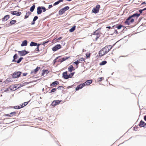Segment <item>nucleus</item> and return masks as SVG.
I'll list each match as a JSON object with an SVG mask.
<instances>
[{
    "label": "nucleus",
    "instance_id": "nucleus-48",
    "mask_svg": "<svg viewBox=\"0 0 146 146\" xmlns=\"http://www.w3.org/2000/svg\"><path fill=\"white\" fill-rule=\"evenodd\" d=\"M48 42V41H44V42H43V44H46V43H47Z\"/></svg>",
    "mask_w": 146,
    "mask_h": 146
},
{
    "label": "nucleus",
    "instance_id": "nucleus-1",
    "mask_svg": "<svg viewBox=\"0 0 146 146\" xmlns=\"http://www.w3.org/2000/svg\"><path fill=\"white\" fill-rule=\"evenodd\" d=\"M140 15L137 14H135L130 17H129L125 22V24L127 25H129L131 24V23L133 22L134 21V19H131L132 17H133L135 16H137L138 17Z\"/></svg>",
    "mask_w": 146,
    "mask_h": 146
},
{
    "label": "nucleus",
    "instance_id": "nucleus-53",
    "mask_svg": "<svg viewBox=\"0 0 146 146\" xmlns=\"http://www.w3.org/2000/svg\"><path fill=\"white\" fill-rule=\"evenodd\" d=\"M106 28H108L109 29H111V27H110L109 26V27H106Z\"/></svg>",
    "mask_w": 146,
    "mask_h": 146
},
{
    "label": "nucleus",
    "instance_id": "nucleus-26",
    "mask_svg": "<svg viewBox=\"0 0 146 146\" xmlns=\"http://www.w3.org/2000/svg\"><path fill=\"white\" fill-rule=\"evenodd\" d=\"M106 63H107V62L106 61H103L100 64V65H105V64H106Z\"/></svg>",
    "mask_w": 146,
    "mask_h": 146
},
{
    "label": "nucleus",
    "instance_id": "nucleus-54",
    "mask_svg": "<svg viewBox=\"0 0 146 146\" xmlns=\"http://www.w3.org/2000/svg\"><path fill=\"white\" fill-rule=\"evenodd\" d=\"M144 119L146 121V116H145L144 117Z\"/></svg>",
    "mask_w": 146,
    "mask_h": 146
},
{
    "label": "nucleus",
    "instance_id": "nucleus-11",
    "mask_svg": "<svg viewBox=\"0 0 146 146\" xmlns=\"http://www.w3.org/2000/svg\"><path fill=\"white\" fill-rule=\"evenodd\" d=\"M11 13L13 15H15L17 16H19L21 15V13L16 11H12Z\"/></svg>",
    "mask_w": 146,
    "mask_h": 146
},
{
    "label": "nucleus",
    "instance_id": "nucleus-33",
    "mask_svg": "<svg viewBox=\"0 0 146 146\" xmlns=\"http://www.w3.org/2000/svg\"><path fill=\"white\" fill-rule=\"evenodd\" d=\"M23 57H21L18 60L17 62L18 63H19V62H21V60H22V59H23Z\"/></svg>",
    "mask_w": 146,
    "mask_h": 146
},
{
    "label": "nucleus",
    "instance_id": "nucleus-43",
    "mask_svg": "<svg viewBox=\"0 0 146 146\" xmlns=\"http://www.w3.org/2000/svg\"><path fill=\"white\" fill-rule=\"evenodd\" d=\"M56 88H53L52 90L51 91V92H55L56 91Z\"/></svg>",
    "mask_w": 146,
    "mask_h": 146
},
{
    "label": "nucleus",
    "instance_id": "nucleus-36",
    "mask_svg": "<svg viewBox=\"0 0 146 146\" xmlns=\"http://www.w3.org/2000/svg\"><path fill=\"white\" fill-rule=\"evenodd\" d=\"M104 79V78L103 77H100L98 79V81L101 82L102 81V80H103Z\"/></svg>",
    "mask_w": 146,
    "mask_h": 146
},
{
    "label": "nucleus",
    "instance_id": "nucleus-18",
    "mask_svg": "<svg viewBox=\"0 0 146 146\" xmlns=\"http://www.w3.org/2000/svg\"><path fill=\"white\" fill-rule=\"evenodd\" d=\"M37 44L36 43H35L33 42H32L30 44V46H37Z\"/></svg>",
    "mask_w": 146,
    "mask_h": 146
},
{
    "label": "nucleus",
    "instance_id": "nucleus-46",
    "mask_svg": "<svg viewBox=\"0 0 146 146\" xmlns=\"http://www.w3.org/2000/svg\"><path fill=\"white\" fill-rule=\"evenodd\" d=\"M79 60V61L80 62V61H83L84 60V58H80L79 60Z\"/></svg>",
    "mask_w": 146,
    "mask_h": 146
},
{
    "label": "nucleus",
    "instance_id": "nucleus-51",
    "mask_svg": "<svg viewBox=\"0 0 146 146\" xmlns=\"http://www.w3.org/2000/svg\"><path fill=\"white\" fill-rule=\"evenodd\" d=\"M8 89V88H7V89H6L5 90V91H5V92H7V91H8V90H10V89H8V90H7V89Z\"/></svg>",
    "mask_w": 146,
    "mask_h": 146
},
{
    "label": "nucleus",
    "instance_id": "nucleus-10",
    "mask_svg": "<svg viewBox=\"0 0 146 146\" xmlns=\"http://www.w3.org/2000/svg\"><path fill=\"white\" fill-rule=\"evenodd\" d=\"M61 47V46L60 44H57L52 49L53 51H55L57 50L60 48Z\"/></svg>",
    "mask_w": 146,
    "mask_h": 146
},
{
    "label": "nucleus",
    "instance_id": "nucleus-40",
    "mask_svg": "<svg viewBox=\"0 0 146 146\" xmlns=\"http://www.w3.org/2000/svg\"><path fill=\"white\" fill-rule=\"evenodd\" d=\"M14 108L15 109H20V108H21V107H20L19 106H14Z\"/></svg>",
    "mask_w": 146,
    "mask_h": 146
},
{
    "label": "nucleus",
    "instance_id": "nucleus-25",
    "mask_svg": "<svg viewBox=\"0 0 146 146\" xmlns=\"http://www.w3.org/2000/svg\"><path fill=\"white\" fill-rule=\"evenodd\" d=\"M35 8V6L34 5L31 7L30 9V11L31 12H32L33 11Z\"/></svg>",
    "mask_w": 146,
    "mask_h": 146
},
{
    "label": "nucleus",
    "instance_id": "nucleus-47",
    "mask_svg": "<svg viewBox=\"0 0 146 146\" xmlns=\"http://www.w3.org/2000/svg\"><path fill=\"white\" fill-rule=\"evenodd\" d=\"M52 7V5H49L48 6V9H50V8H51V7Z\"/></svg>",
    "mask_w": 146,
    "mask_h": 146
},
{
    "label": "nucleus",
    "instance_id": "nucleus-9",
    "mask_svg": "<svg viewBox=\"0 0 146 146\" xmlns=\"http://www.w3.org/2000/svg\"><path fill=\"white\" fill-rule=\"evenodd\" d=\"M92 82V80H87L85 82L83 83V85L85 86H88Z\"/></svg>",
    "mask_w": 146,
    "mask_h": 146
},
{
    "label": "nucleus",
    "instance_id": "nucleus-60",
    "mask_svg": "<svg viewBox=\"0 0 146 146\" xmlns=\"http://www.w3.org/2000/svg\"><path fill=\"white\" fill-rule=\"evenodd\" d=\"M143 10H144H144H146V8H144L143 9Z\"/></svg>",
    "mask_w": 146,
    "mask_h": 146
},
{
    "label": "nucleus",
    "instance_id": "nucleus-62",
    "mask_svg": "<svg viewBox=\"0 0 146 146\" xmlns=\"http://www.w3.org/2000/svg\"><path fill=\"white\" fill-rule=\"evenodd\" d=\"M45 72H46V73L47 74V72H46V71H45Z\"/></svg>",
    "mask_w": 146,
    "mask_h": 146
},
{
    "label": "nucleus",
    "instance_id": "nucleus-16",
    "mask_svg": "<svg viewBox=\"0 0 146 146\" xmlns=\"http://www.w3.org/2000/svg\"><path fill=\"white\" fill-rule=\"evenodd\" d=\"M27 45V41L26 40H25L23 41L22 43L21 44V46H26Z\"/></svg>",
    "mask_w": 146,
    "mask_h": 146
},
{
    "label": "nucleus",
    "instance_id": "nucleus-21",
    "mask_svg": "<svg viewBox=\"0 0 146 146\" xmlns=\"http://www.w3.org/2000/svg\"><path fill=\"white\" fill-rule=\"evenodd\" d=\"M17 58V54H15V55L14 56L13 58V60H12V62H16L15 60V59Z\"/></svg>",
    "mask_w": 146,
    "mask_h": 146
},
{
    "label": "nucleus",
    "instance_id": "nucleus-57",
    "mask_svg": "<svg viewBox=\"0 0 146 146\" xmlns=\"http://www.w3.org/2000/svg\"><path fill=\"white\" fill-rule=\"evenodd\" d=\"M61 38H62V37H60L59 38H58V40H60Z\"/></svg>",
    "mask_w": 146,
    "mask_h": 146
},
{
    "label": "nucleus",
    "instance_id": "nucleus-13",
    "mask_svg": "<svg viewBox=\"0 0 146 146\" xmlns=\"http://www.w3.org/2000/svg\"><path fill=\"white\" fill-rule=\"evenodd\" d=\"M63 77L66 79L68 78V75L67 74V72H65L63 74Z\"/></svg>",
    "mask_w": 146,
    "mask_h": 146
},
{
    "label": "nucleus",
    "instance_id": "nucleus-22",
    "mask_svg": "<svg viewBox=\"0 0 146 146\" xmlns=\"http://www.w3.org/2000/svg\"><path fill=\"white\" fill-rule=\"evenodd\" d=\"M75 26H74L72 28L69 30V31L70 32H72L74 31L75 29Z\"/></svg>",
    "mask_w": 146,
    "mask_h": 146
},
{
    "label": "nucleus",
    "instance_id": "nucleus-8",
    "mask_svg": "<svg viewBox=\"0 0 146 146\" xmlns=\"http://www.w3.org/2000/svg\"><path fill=\"white\" fill-rule=\"evenodd\" d=\"M61 101L56 100L54 101L52 103L51 105L52 106H54L58 104L61 102Z\"/></svg>",
    "mask_w": 146,
    "mask_h": 146
},
{
    "label": "nucleus",
    "instance_id": "nucleus-6",
    "mask_svg": "<svg viewBox=\"0 0 146 146\" xmlns=\"http://www.w3.org/2000/svg\"><path fill=\"white\" fill-rule=\"evenodd\" d=\"M18 85H15L14 86H11L10 87H9L8 89H7L11 90H15L17 89L18 88H20V87H18Z\"/></svg>",
    "mask_w": 146,
    "mask_h": 146
},
{
    "label": "nucleus",
    "instance_id": "nucleus-44",
    "mask_svg": "<svg viewBox=\"0 0 146 146\" xmlns=\"http://www.w3.org/2000/svg\"><path fill=\"white\" fill-rule=\"evenodd\" d=\"M122 26L121 25H119L117 27V28L118 29H120L122 27Z\"/></svg>",
    "mask_w": 146,
    "mask_h": 146
},
{
    "label": "nucleus",
    "instance_id": "nucleus-49",
    "mask_svg": "<svg viewBox=\"0 0 146 146\" xmlns=\"http://www.w3.org/2000/svg\"><path fill=\"white\" fill-rule=\"evenodd\" d=\"M6 116H9V117H12V115H10L9 114H7L6 115Z\"/></svg>",
    "mask_w": 146,
    "mask_h": 146
},
{
    "label": "nucleus",
    "instance_id": "nucleus-17",
    "mask_svg": "<svg viewBox=\"0 0 146 146\" xmlns=\"http://www.w3.org/2000/svg\"><path fill=\"white\" fill-rule=\"evenodd\" d=\"M94 35H96V39L99 37V33L97 32V31H96L94 32Z\"/></svg>",
    "mask_w": 146,
    "mask_h": 146
},
{
    "label": "nucleus",
    "instance_id": "nucleus-19",
    "mask_svg": "<svg viewBox=\"0 0 146 146\" xmlns=\"http://www.w3.org/2000/svg\"><path fill=\"white\" fill-rule=\"evenodd\" d=\"M73 66L72 65L70 66L68 68V70L69 72H71L72 71Z\"/></svg>",
    "mask_w": 146,
    "mask_h": 146
},
{
    "label": "nucleus",
    "instance_id": "nucleus-45",
    "mask_svg": "<svg viewBox=\"0 0 146 146\" xmlns=\"http://www.w3.org/2000/svg\"><path fill=\"white\" fill-rule=\"evenodd\" d=\"M39 44H38V45H37V48H36V51H38L39 50Z\"/></svg>",
    "mask_w": 146,
    "mask_h": 146
},
{
    "label": "nucleus",
    "instance_id": "nucleus-35",
    "mask_svg": "<svg viewBox=\"0 0 146 146\" xmlns=\"http://www.w3.org/2000/svg\"><path fill=\"white\" fill-rule=\"evenodd\" d=\"M80 62L79 60H78L77 61L74 62V63L76 64V65H77Z\"/></svg>",
    "mask_w": 146,
    "mask_h": 146
},
{
    "label": "nucleus",
    "instance_id": "nucleus-58",
    "mask_svg": "<svg viewBox=\"0 0 146 146\" xmlns=\"http://www.w3.org/2000/svg\"><path fill=\"white\" fill-rule=\"evenodd\" d=\"M24 84H25L24 85H25V84H28V83H27V82H25Z\"/></svg>",
    "mask_w": 146,
    "mask_h": 146
},
{
    "label": "nucleus",
    "instance_id": "nucleus-41",
    "mask_svg": "<svg viewBox=\"0 0 146 146\" xmlns=\"http://www.w3.org/2000/svg\"><path fill=\"white\" fill-rule=\"evenodd\" d=\"M15 113H16L15 112H11L10 113V115H12V116L13 115L15 114Z\"/></svg>",
    "mask_w": 146,
    "mask_h": 146
},
{
    "label": "nucleus",
    "instance_id": "nucleus-37",
    "mask_svg": "<svg viewBox=\"0 0 146 146\" xmlns=\"http://www.w3.org/2000/svg\"><path fill=\"white\" fill-rule=\"evenodd\" d=\"M38 18V17H37V16H35V17H34V19H33V21H36Z\"/></svg>",
    "mask_w": 146,
    "mask_h": 146
},
{
    "label": "nucleus",
    "instance_id": "nucleus-20",
    "mask_svg": "<svg viewBox=\"0 0 146 146\" xmlns=\"http://www.w3.org/2000/svg\"><path fill=\"white\" fill-rule=\"evenodd\" d=\"M9 15H7L4 17L3 18V19H4L5 21H6L9 19Z\"/></svg>",
    "mask_w": 146,
    "mask_h": 146
},
{
    "label": "nucleus",
    "instance_id": "nucleus-14",
    "mask_svg": "<svg viewBox=\"0 0 146 146\" xmlns=\"http://www.w3.org/2000/svg\"><path fill=\"white\" fill-rule=\"evenodd\" d=\"M40 69V68L39 67H37V68L35 69L34 71H32V73L35 74Z\"/></svg>",
    "mask_w": 146,
    "mask_h": 146
},
{
    "label": "nucleus",
    "instance_id": "nucleus-30",
    "mask_svg": "<svg viewBox=\"0 0 146 146\" xmlns=\"http://www.w3.org/2000/svg\"><path fill=\"white\" fill-rule=\"evenodd\" d=\"M74 74V73H72L70 74L69 75H68V78H71L72 77V76Z\"/></svg>",
    "mask_w": 146,
    "mask_h": 146
},
{
    "label": "nucleus",
    "instance_id": "nucleus-38",
    "mask_svg": "<svg viewBox=\"0 0 146 146\" xmlns=\"http://www.w3.org/2000/svg\"><path fill=\"white\" fill-rule=\"evenodd\" d=\"M90 54L89 53L87 52L86 53V55L87 58L90 57Z\"/></svg>",
    "mask_w": 146,
    "mask_h": 146
},
{
    "label": "nucleus",
    "instance_id": "nucleus-32",
    "mask_svg": "<svg viewBox=\"0 0 146 146\" xmlns=\"http://www.w3.org/2000/svg\"><path fill=\"white\" fill-rule=\"evenodd\" d=\"M28 104V102H25L21 106V108L23 107L24 106H25Z\"/></svg>",
    "mask_w": 146,
    "mask_h": 146
},
{
    "label": "nucleus",
    "instance_id": "nucleus-42",
    "mask_svg": "<svg viewBox=\"0 0 146 146\" xmlns=\"http://www.w3.org/2000/svg\"><path fill=\"white\" fill-rule=\"evenodd\" d=\"M59 56L57 57L56 58L55 60H54L53 62H54V63H55L56 62V60L57 59H58V58H59Z\"/></svg>",
    "mask_w": 146,
    "mask_h": 146
},
{
    "label": "nucleus",
    "instance_id": "nucleus-12",
    "mask_svg": "<svg viewBox=\"0 0 146 146\" xmlns=\"http://www.w3.org/2000/svg\"><path fill=\"white\" fill-rule=\"evenodd\" d=\"M84 86L83 85V84H81L79 86H78L76 88V90H78L79 89H82Z\"/></svg>",
    "mask_w": 146,
    "mask_h": 146
},
{
    "label": "nucleus",
    "instance_id": "nucleus-61",
    "mask_svg": "<svg viewBox=\"0 0 146 146\" xmlns=\"http://www.w3.org/2000/svg\"><path fill=\"white\" fill-rule=\"evenodd\" d=\"M71 1V0H67V1Z\"/></svg>",
    "mask_w": 146,
    "mask_h": 146
},
{
    "label": "nucleus",
    "instance_id": "nucleus-28",
    "mask_svg": "<svg viewBox=\"0 0 146 146\" xmlns=\"http://www.w3.org/2000/svg\"><path fill=\"white\" fill-rule=\"evenodd\" d=\"M65 11H64L63 9H60L59 11V13L60 14H62Z\"/></svg>",
    "mask_w": 146,
    "mask_h": 146
},
{
    "label": "nucleus",
    "instance_id": "nucleus-39",
    "mask_svg": "<svg viewBox=\"0 0 146 146\" xmlns=\"http://www.w3.org/2000/svg\"><path fill=\"white\" fill-rule=\"evenodd\" d=\"M60 3V2H59L58 1L56 2H55L54 4V6H55V5H56L58 4L59 3Z\"/></svg>",
    "mask_w": 146,
    "mask_h": 146
},
{
    "label": "nucleus",
    "instance_id": "nucleus-3",
    "mask_svg": "<svg viewBox=\"0 0 146 146\" xmlns=\"http://www.w3.org/2000/svg\"><path fill=\"white\" fill-rule=\"evenodd\" d=\"M42 9H43V12H45L46 10L45 8L44 7H38L37 8V13L38 14H41L42 12Z\"/></svg>",
    "mask_w": 146,
    "mask_h": 146
},
{
    "label": "nucleus",
    "instance_id": "nucleus-5",
    "mask_svg": "<svg viewBox=\"0 0 146 146\" xmlns=\"http://www.w3.org/2000/svg\"><path fill=\"white\" fill-rule=\"evenodd\" d=\"M21 73L19 72H18L14 73L13 75V78H16L19 77Z\"/></svg>",
    "mask_w": 146,
    "mask_h": 146
},
{
    "label": "nucleus",
    "instance_id": "nucleus-2",
    "mask_svg": "<svg viewBox=\"0 0 146 146\" xmlns=\"http://www.w3.org/2000/svg\"><path fill=\"white\" fill-rule=\"evenodd\" d=\"M109 50L108 47L106 46L104 48L99 52V55L100 56H102L107 53Z\"/></svg>",
    "mask_w": 146,
    "mask_h": 146
},
{
    "label": "nucleus",
    "instance_id": "nucleus-7",
    "mask_svg": "<svg viewBox=\"0 0 146 146\" xmlns=\"http://www.w3.org/2000/svg\"><path fill=\"white\" fill-rule=\"evenodd\" d=\"M18 53L20 56H23L27 54L28 52L27 51L24 50L18 51Z\"/></svg>",
    "mask_w": 146,
    "mask_h": 146
},
{
    "label": "nucleus",
    "instance_id": "nucleus-29",
    "mask_svg": "<svg viewBox=\"0 0 146 146\" xmlns=\"http://www.w3.org/2000/svg\"><path fill=\"white\" fill-rule=\"evenodd\" d=\"M69 9V7L67 6H66V7H65L64 8H63V10H64V11L65 12V11H66L68 10Z\"/></svg>",
    "mask_w": 146,
    "mask_h": 146
},
{
    "label": "nucleus",
    "instance_id": "nucleus-50",
    "mask_svg": "<svg viewBox=\"0 0 146 146\" xmlns=\"http://www.w3.org/2000/svg\"><path fill=\"white\" fill-rule=\"evenodd\" d=\"M144 11V10H143H143H139V12H140L141 13H142V11Z\"/></svg>",
    "mask_w": 146,
    "mask_h": 146
},
{
    "label": "nucleus",
    "instance_id": "nucleus-59",
    "mask_svg": "<svg viewBox=\"0 0 146 146\" xmlns=\"http://www.w3.org/2000/svg\"><path fill=\"white\" fill-rule=\"evenodd\" d=\"M84 50H85L84 49H83V50H82V52H84Z\"/></svg>",
    "mask_w": 146,
    "mask_h": 146
},
{
    "label": "nucleus",
    "instance_id": "nucleus-4",
    "mask_svg": "<svg viewBox=\"0 0 146 146\" xmlns=\"http://www.w3.org/2000/svg\"><path fill=\"white\" fill-rule=\"evenodd\" d=\"M100 6L99 5H97L95 8H94L92 10V13H96L99 12Z\"/></svg>",
    "mask_w": 146,
    "mask_h": 146
},
{
    "label": "nucleus",
    "instance_id": "nucleus-24",
    "mask_svg": "<svg viewBox=\"0 0 146 146\" xmlns=\"http://www.w3.org/2000/svg\"><path fill=\"white\" fill-rule=\"evenodd\" d=\"M59 83V82L58 81H55L53 82L52 84L51 85V86H53L54 85H57Z\"/></svg>",
    "mask_w": 146,
    "mask_h": 146
},
{
    "label": "nucleus",
    "instance_id": "nucleus-27",
    "mask_svg": "<svg viewBox=\"0 0 146 146\" xmlns=\"http://www.w3.org/2000/svg\"><path fill=\"white\" fill-rule=\"evenodd\" d=\"M31 13L29 12L27 13H26V15L25 16V18L27 19L28 18L30 14Z\"/></svg>",
    "mask_w": 146,
    "mask_h": 146
},
{
    "label": "nucleus",
    "instance_id": "nucleus-31",
    "mask_svg": "<svg viewBox=\"0 0 146 146\" xmlns=\"http://www.w3.org/2000/svg\"><path fill=\"white\" fill-rule=\"evenodd\" d=\"M16 22V21L15 20H13L11 21L10 22V23L11 24H15Z\"/></svg>",
    "mask_w": 146,
    "mask_h": 146
},
{
    "label": "nucleus",
    "instance_id": "nucleus-15",
    "mask_svg": "<svg viewBox=\"0 0 146 146\" xmlns=\"http://www.w3.org/2000/svg\"><path fill=\"white\" fill-rule=\"evenodd\" d=\"M146 125V123L142 121H141L139 126L141 127H144Z\"/></svg>",
    "mask_w": 146,
    "mask_h": 146
},
{
    "label": "nucleus",
    "instance_id": "nucleus-23",
    "mask_svg": "<svg viewBox=\"0 0 146 146\" xmlns=\"http://www.w3.org/2000/svg\"><path fill=\"white\" fill-rule=\"evenodd\" d=\"M69 58V57H64L61 59V60L60 61V62H62L63 61L66 60L67 59Z\"/></svg>",
    "mask_w": 146,
    "mask_h": 146
},
{
    "label": "nucleus",
    "instance_id": "nucleus-52",
    "mask_svg": "<svg viewBox=\"0 0 146 146\" xmlns=\"http://www.w3.org/2000/svg\"><path fill=\"white\" fill-rule=\"evenodd\" d=\"M63 0H59L58 1L60 3L61 2H62Z\"/></svg>",
    "mask_w": 146,
    "mask_h": 146
},
{
    "label": "nucleus",
    "instance_id": "nucleus-56",
    "mask_svg": "<svg viewBox=\"0 0 146 146\" xmlns=\"http://www.w3.org/2000/svg\"><path fill=\"white\" fill-rule=\"evenodd\" d=\"M35 23V21H33V22H32V23L31 24L32 25H34V24Z\"/></svg>",
    "mask_w": 146,
    "mask_h": 146
},
{
    "label": "nucleus",
    "instance_id": "nucleus-55",
    "mask_svg": "<svg viewBox=\"0 0 146 146\" xmlns=\"http://www.w3.org/2000/svg\"><path fill=\"white\" fill-rule=\"evenodd\" d=\"M144 4H146V3L145 2H143L141 4L142 5Z\"/></svg>",
    "mask_w": 146,
    "mask_h": 146
},
{
    "label": "nucleus",
    "instance_id": "nucleus-34",
    "mask_svg": "<svg viewBox=\"0 0 146 146\" xmlns=\"http://www.w3.org/2000/svg\"><path fill=\"white\" fill-rule=\"evenodd\" d=\"M45 71L47 72V74L48 73V71L47 70H43L42 73V75L43 76L44 75V74H45Z\"/></svg>",
    "mask_w": 146,
    "mask_h": 146
}]
</instances>
